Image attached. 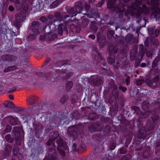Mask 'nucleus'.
<instances>
[{
    "mask_svg": "<svg viewBox=\"0 0 160 160\" xmlns=\"http://www.w3.org/2000/svg\"><path fill=\"white\" fill-rule=\"evenodd\" d=\"M51 139L48 141L47 144L51 146L48 151V158L49 160H58L56 152L55 145L53 142L59 136L58 132L57 131H52L50 133Z\"/></svg>",
    "mask_w": 160,
    "mask_h": 160,
    "instance_id": "1",
    "label": "nucleus"
},
{
    "mask_svg": "<svg viewBox=\"0 0 160 160\" xmlns=\"http://www.w3.org/2000/svg\"><path fill=\"white\" fill-rule=\"evenodd\" d=\"M66 8L68 14L71 15L72 17L80 13L83 9V6L81 2H78L75 3V8L66 6Z\"/></svg>",
    "mask_w": 160,
    "mask_h": 160,
    "instance_id": "2",
    "label": "nucleus"
},
{
    "mask_svg": "<svg viewBox=\"0 0 160 160\" xmlns=\"http://www.w3.org/2000/svg\"><path fill=\"white\" fill-rule=\"evenodd\" d=\"M142 0H135L134 2L132 4V7L133 10H136L137 12L142 13L143 12H147L148 9L145 4H142V7L139 6L141 5Z\"/></svg>",
    "mask_w": 160,
    "mask_h": 160,
    "instance_id": "3",
    "label": "nucleus"
},
{
    "mask_svg": "<svg viewBox=\"0 0 160 160\" xmlns=\"http://www.w3.org/2000/svg\"><path fill=\"white\" fill-rule=\"evenodd\" d=\"M159 119L158 116L157 115L152 117L150 120L148 121L147 123L146 128L147 130L152 131L155 127V125L157 123Z\"/></svg>",
    "mask_w": 160,
    "mask_h": 160,
    "instance_id": "4",
    "label": "nucleus"
},
{
    "mask_svg": "<svg viewBox=\"0 0 160 160\" xmlns=\"http://www.w3.org/2000/svg\"><path fill=\"white\" fill-rule=\"evenodd\" d=\"M54 16L58 20L63 21L66 27L68 25L69 22H71L72 21V20L70 19L67 21H66V18L70 17V16L66 14L65 12H63L62 13L60 12L56 13L54 14Z\"/></svg>",
    "mask_w": 160,
    "mask_h": 160,
    "instance_id": "5",
    "label": "nucleus"
},
{
    "mask_svg": "<svg viewBox=\"0 0 160 160\" xmlns=\"http://www.w3.org/2000/svg\"><path fill=\"white\" fill-rule=\"evenodd\" d=\"M103 128V125L101 122H96L91 124L89 127L90 130L92 132H98L101 131Z\"/></svg>",
    "mask_w": 160,
    "mask_h": 160,
    "instance_id": "6",
    "label": "nucleus"
},
{
    "mask_svg": "<svg viewBox=\"0 0 160 160\" xmlns=\"http://www.w3.org/2000/svg\"><path fill=\"white\" fill-rule=\"evenodd\" d=\"M158 80L159 77L157 76L152 79H146L145 82L148 86L152 88H155L158 86Z\"/></svg>",
    "mask_w": 160,
    "mask_h": 160,
    "instance_id": "7",
    "label": "nucleus"
},
{
    "mask_svg": "<svg viewBox=\"0 0 160 160\" xmlns=\"http://www.w3.org/2000/svg\"><path fill=\"white\" fill-rule=\"evenodd\" d=\"M41 23L38 21L32 22V23L31 28L34 34L37 35L40 33L41 29Z\"/></svg>",
    "mask_w": 160,
    "mask_h": 160,
    "instance_id": "8",
    "label": "nucleus"
},
{
    "mask_svg": "<svg viewBox=\"0 0 160 160\" xmlns=\"http://www.w3.org/2000/svg\"><path fill=\"white\" fill-rule=\"evenodd\" d=\"M90 81L92 85L97 86L102 85L103 82V79L99 76H93L90 78Z\"/></svg>",
    "mask_w": 160,
    "mask_h": 160,
    "instance_id": "9",
    "label": "nucleus"
},
{
    "mask_svg": "<svg viewBox=\"0 0 160 160\" xmlns=\"http://www.w3.org/2000/svg\"><path fill=\"white\" fill-rule=\"evenodd\" d=\"M57 141V143L59 147V148H57L58 152L61 155L64 156L65 155V153L63 148L66 149V145L64 143L62 140L61 138H58Z\"/></svg>",
    "mask_w": 160,
    "mask_h": 160,
    "instance_id": "10",
    "label": "nucleus"
},
{
    "mask_svg": "<svg viewBox=\"0 0 160 160\" xmlns=\"http://www.w3.org/2000/svg\"><path fill=\"white\" fill-rule=\"evenodd\" d=\"M26 17L23 14L18 13L15 15V24L17 27V28H19L21 26V25H18V24L22 22L25 19Z\"/></svg>",
    "mask_w": 160,
    "mask_h": 160,
    "instance_id": "11",
    "label": "nucleus"
},
{
    "mask_svg": "<svg viewBox=\"0 0 160 160\" xmlns=\"http://www.w3.org/2000/svg\"><path fill=\"white\" fill-rule=\"evenodd\" d=\"M2 60L5 61H15L17 58L14 56L10 55H4L2 56Z\"/></svg>",
    "mask_w": 160,
    "mask_h": 160,
    "instance_id": "12",
    "label": "nucleus"
},
{
    "mask_svg": "<svg viewBox=\"0 0 160 160\" xmlns=\"http://www.w3.org/2000/svg\"><path fill=\"white\" fill-rule=\"evenodd\" d=\"M116 0H108L107 2L108 7L113 11L118 10V7L116 5Z\"/></svg>",
    "mask_w": 160,
    "mask_h": 160,
    "instance_id": "13",
    "label": "nucleus"
},
{
    "mask_svg": "<svg viewBox=\"0 0 160 160\" xmlns=\"http://www.w3.org/2000/svg\"><path fill=\"white\" fill-rule=\"evenodd\" d=\"M108 49L109 52V54L110 55H115L118 50V47L117 46L112 45L108 47Z\"/></svg>",
    "mask_w": 160,
    "mask_h": 160,
    "instance_id": "14",
    "label": "nucleus"
},
{
    "mask_svg": "<svg viewBox=\"0 0 160 160\" xmlns=\"http://www.w3.org/2000/svg\"><path fill=\"white\" fill-rule=\"evenodd\" d=\"M18 128L15 127L12 132V134L16 140H18L19 139L20 134V133L18 131Z\"/></svg>",
    "mask_w": 160,
    "mask_h": 160,
    "instance_id": "15",
    "label": "nucleus"
},
{
    "mask_svg": "<svg viewBox=\"0 0 160 160\" xmlns=\"http://www.w3.org/2000/svg\"><path fill=\"white\" fill-rule=\"evenodd\" d=\"M146 130L144 128H140L139 132L138 134V137L139 138L144 139L146 136Z\"/></svg>",
    "mask_w": 160,
    "mask_h": 160,
    "instance_id": "16",
    "label": "nucleus"
},
{
    "mask_svg": "<svg viewBox=\"0 0 160 160\" xmlns=\"http://www.w3.org/2000/svg\"><path fill=\"white\" fill-rule=\"evenodd\" d=\"M12 149V147L10 144H6L5 148V150L3 153V156L5 157L8 155L11 152Z\"/></svg>",
    "mask_w": 160,
    "mask_h": 160,
    "instance_id": "17",
    "label": "nucleus"
},
{
    "mask_svg": "<svg viewBox=\"0 0 160 160\" xmlns=\"http://www.w3.org/2000/svg\"><path fill=\"white\" fill-rule=\"evenodd\" d=\"M11 124L12 125H16L17 123V122L16 119H18L17 118H14L11 116H8L7 117Z\"/></svg>",
    "mask_w": 160,
    "mask_h": 160,
    "instance_id": "18",
    "label": "nucleus"
},
{
    "mask_svg": "<svg viewBox=\"0 0 160 160\" xmlns=\"http://www.w3.org/2000/svg\"><path fill=\"white\" fill-rule=\"evenodd\" d=\"M97 25V23L96 22H92L90 27V30L95 32H97L98 28Z\"/></svg>",
    "mask_w": 160,
    "mask_h": 160,
    "instance_id": "19",
    "label": "nucleus"
},
{
    "mask_svg": "<svg viewBox=\"0 0 160 160\" xmlns=\"http://www.w3.org/2000/svg\"><path fill=\"white\" fill-rule=\"evenodd\" d=\"M39 20L47 25H50L52 23V21L50 19L47 18L44 16L41 17L40 18Z\"/></svg>",
    "mask_w": 160,
    "mask_h": 160,
    "instance_id": "20",
    "label": "nucleus"
},
{
    "mask_svg": "<svg viewBox=\"0 0 160 160\" xmlns=\"http://www.w3.org/2000/svg\"><path fill=\"white\" fill-rule=\"evenodd\" d=\"M160 15V9L159 8L156 9L151 13V17L152 18H157Z\"/></svg>",
    "mask_w": 160,
    "mask_h": 160,
    "instance_id": "21",
    "label": "nucleus"
},
{
    "mask_svg": "<svg viewBox=\"0 0 160 160\" xmlns=\"http://www.w3.org/2000/svg\"><path fill=\"white\" fill-rule=\"evenodd\" d=\"M25 0H17L16 2V6L17 10L20 9L22 6Z\"/></svg>",
    "mask_w": 160,
    "mask_h": 160,
    "instance_id": "22",
    "label": "nucleus"
},
{
    "mask_svg": "<svg viewBox=\"0 0 160 160\" xmlns=\"http://www.w3.org/2000/svg\"><path fill=\"white\" fill-rule=\"evenodd\" d=\"M159 33V30L158 29L155 30L154 32L152 29H150L149 30V34L151 35H152V37H157Z\"/></svg>",
    "mask_w": 160,
    "mask_h": 160,
    "instance_id": "23",
    "label": "nucleus"
},
{
    "mask_svg": "<svg viewBox=\"0 0 160 160\" xmlns=\"http://www.w3.org/2000/svg\"><path fill=\"white\" fill-rule=\"evenodd\" d=\"M36 133H40L42 130V126L40 123L36 124L34 126Z\"/></svg>",
    "mask_w": 160,
    "mask_h": 160,
    "instance_id": "24",
    "label": "nucleus"
},
{
    "mask_svg": "<svg viewBox=\"0 0 160 160\" xmlns=\"http://www.w3.org/2000/svg\"><path fill=\"white\" fill-rule=\"evenodd\" d=\"M159 1V0H151V3L152 9H154L158 7Z\"/></svg>",
    "mask_w": 160,
    "mask_h": 160,
    "instance_id": "25",
    "label": "nucleus"
},
{
    "mask_svg": "<svg viewBox=\"0 0 160 160\" xmlns=\"http://www.w3.org/2000/svg\"><path fill=\"white\" fill-rule=\"evenodd\" d=\"M135 39L133 35L130 33L128 34L126 37V39L127 42L131 41L133 42H134V40Z\"/></svg>",
    "mask_w": 160,
    "mask_h": 160,
    "instance_id": "26",
    "label": "nucleus"
},
{
    "mask_svg": "<svg viewBox=\"0 0 160 160\" xmlns=\"http://www.w3.org/2000/svg\"><path fill=\"white\" fill-rule=\"evenodd\" d=\"M89 21L87 18H84L82 21L81 25L83 28H85L88 25Z\"/></svg>",
    "mask_w": 160,
    "mask_h": 160,
    "instance_id": "27",
    "label": "nucleus"
},
{
    "mask_svg": "<svg viewBox=\"0 0 160 160\" xmlns=\"http://www.w3.org/2000/svg\"><path fill=\"white\" fill-rule=\"evenodd\" d=\"M109 87L110 88L114 90H116L117 89V87L115 84L113 80H111L110 82L109 83Z\"/></svg>",
    "mask_w": 160,
    "mask_h": 160,
    "instance_id": "28",
    "label": "nucleus"
},
{
    "mask_svg": "<svg viewBox=\"0 0 160 160\" xmlns=\"http://www.w3.org/2000/svg\"><path fill=\"white\" fill-rule=\"evenodd\" d=\"M116 55H109L108 57V61L111 64H112L114 63L115 62V58Z\"/></svg>",
    "mask_w": 160,
    "mask_h": 160,
    "instance_id": "29",
    "label": "nucleus"
},
{
    "mask_svg": "<svg viewBox=\"0 0 160 160\" xmlns=\"http://www.w3.org/2000/svg\"><path fill=\"white\" fill-rule=\"evenodd\" d=\"M16 67L15 66H10L5 68L4 70V72H10L16 69Z\"/></svg>",
    "mask_w": 160,
    "mask_h": 160,
    "instance_id": "30",
    "label": "nucleus"
},
{
    "mask_svg": "<svg viewBox=\"0 0 160 160\" xmlns=\"http://www.w3.org/2000/svg\"><path fill=\"white\" fill-rule=\"evenodd\" d=\"M63 26V24L62 23L60 24L59 26L57 29V32L60 35H62L63 33V29L62 28V27Z\"/></svg>",
    "mask_w": 160,
    "mask_h": 160,
    "instance_id": "31",
    "label": "nucleus"
},
{
    "mask_svg": "<svg viewBox=\"0 0 160 160\" xmlns=\"http://www.w3.org/2000/svg\"><path fill=\"white\" fill-rule=\"evenodd\" d=\"M37 100V98L33 97L30 98L28 100L29 104L30 105H32L34 104Z\"/></svg>",
    "mask_w": 160,
    "mask_h": 160,
    "instance_id": "32",
    "label": "nucleus"
},
{
    "mask_svg": "<svg viewBox=\"0 0 160 160\" xmlns=\"http://www.w3.org/2000/svg\"><path fill=\"white\" fill-rule=\"evenodd\" d=\"M68 71L67 70L65 69L64 70L62 69V72L63 73H66L67 75L66 76V78H65V79H66V78H68L69 77L71 76L72 75L73 73L71 72L69 73H68Z\"/></svg>",
    "mask_w": 160,
    "mask_h": 160,
    "instance_id": "33",
    "label": "nucleus"
},
{
    "mask_svg": "<svg viewBox=\"0 0 160 160\" xmlns=\"http://www.w3.org/2000/svg\"><path fill=\"white\" fill-rule=\"evenodd\" d=\"M11 126L9 125H7L6 128L3 131V134H5L7 133L10 132L11 131Z\"/></svg>",
    "mask_w": 160,
    "mask_h": 160,
    "instance_id": "34",
    "label": "nucleus"
},
{
    "mask_svg": "<svg viewBox=\"0 0 160 160\" xmlns=\"http://www.w3.org/2000/svg\"><path fill=\"white\" fill-rule=\"evenodd\" d=\"M5 139L8 142L12 143L13 141V139L11 137L10 134H7L5 136Z\"/></svg>",
    "mask_w": 160,
    "mask_h": 160,
    "instance_id": "35",
    "label": "nucleus"
},
{
    "mask_svg": "<svg viewBox=\"0 0 160 160\" xmlns=\"http://www.w3.org/2000/svg\"><path fill=\"white\" fill-rule=\"evenodd\" d=\"M73 82L72 81L68 82L67 83L66 89L67 90L70 89L72 87Z\"/></svg>",
    "mask_w": 160,
    "mask_h": 160,
    "instance_id": "36",
    "label": "nucleus"
},
{
    "mask_svg": "<svg viewBox=\"0 0 160 160\" xmlns=\"http://www.w3.org/2000/svg\"><path fill=\"white\" fill-rule=\"evenodd\" d=\"M58 1L56 0L54 2H53L50 5V8H54L58 6L59 3H58Z\"/></svg>",
    "mask_w": 160,
    "mask_h": 160,
    "instance_id": "37",
    "label": "nucleus"
},
{
    "mask_svg": "<svg viewBox=\"0 0 160 160\" xmlns=\"http://www.w3.org/2000/svg\"><path fill=\"white\" fill-rule=\"evenodd\" d=\"M68 97L67 96H64L61 98L60 102L62 103H64L68 100Z\"/></svg>",
    "mask_w": 160,
    "mask_h": 160,
    "instance_id": "38",
    "label": "nucleus"
},
{
    "mask_svg": "<svg viewBox=\"0 0 160 160\" xmlns=\"http://www.w3.org/2000/svg\"><path fill=\"white\" fill-rule=\"evenodd\" d=\"M96 118V115L95 113H92L89 115L88 118L89 119L92 120Z\"/></svg>",
    "mask_w": 160,
    "mask_h": 160,
    "instance_id": "39",
    "label": "nucleus"
},
{
    "mask_svg": "<svg viewBox=\"0 0 160 160\" xmlns=\"http://www.w3.org/2000/svg\"><path fill=\"white\" fill-rule=\"evenodd\" d=\"M116 147V143L114 142H111L110 143L109 147L110 150H114Z\"/></svg>",
    "mask_w": 160,
    "mask_h": 160,
    "instance_id": "40",
    "label": "nucleus"
},
{
    "mask_svg": "<svg viewBox=\"0 0 160 160\" xmlns=\"http://www.w3.org/2000/svg\"><path fill=\"white\" fill-rule=\"evenodd\" d=\"M144 82H145L143 79H139L136 81V84L138 86H140Z\"/></svg>",
    "mask_w": 160,
    "mask_h": 160,
    "instance_id": "41",
    "label": "nucleus"
},
{
    "mask_svg": "<svg viewBox=\"0 0 160 160\" xmlns=\"http://www.w3.org/2000/svg\"><path fill=\"white\" fill-rule=\"evenodd\" d=\"M151 113V111H148L144 112V115L143 116H140V117L141 118H144L148 116L150 113Z\"/></svg>",
    "mask_w": 160,
    "mask_h": 160,
    "instance_id": "42",
    "label": "nucleus"
},
{
    "mask_svg": "<svg viewBox=\"0 0 160 160\" xmlns=\"http://www.w3.org/2000/svg\"><path fill=\"white\" fill-rule=\"evenodd\" d=\"M33 108L34 109H42V106L40 104H37L33 107Z\"/></svg>",
    "mask_w": 160,
    "mask_h": 160,
    "instance_id": "43",
    "label": "nucleus"
},
{
    "mask_svg": "<svg viewBox=\"0 0 160 160\" xmlns=\"http://www.w3.org/2000/svg\"><path fill=\"white\" fill-rule=\"evenodd\" d=\"M158 60L157 59H155L153 61L152 63V68H155L157 65L158 63Z\"/></svg>",
    "mask_w": 160,
    "mask_h": 160,
    "instance_id": "44",
    "label": "nucleus"
},
{
    "mask_svg": "<svg viewBox=\"0 0 160 160\" xmlns=\"http://www.w3.org/2000/svg\"><path fill=\"white\" fill-rule=\"evenodd\" d=\"M47 35V39L49 40H51L52 41L54 39V37L53 35L50 34L49 33Z\"/></svg>",
    "mask_w": 160,
    "mask_h": 160,
    "instance_id": "45",
    "label": "nucleus"
},
{
    "mask_svg": "<svg viewBox=\"0 0 160 160\" xmlns=\"http://www.w3.org/2000/svg\"><path fill=\"white\" fill-rule=\"evenodd\" d=\"M119 151L120 154H125L127 152V150L126 148L123 147L121 148Z\"/></svg>",
    "mask_w": 160,
    "mask_h": 160,
    "instance_id": "46",
    "label": "nucleus"
},
{
    "mask_svg": "<svg viewBox=\"0 0 160 160\" xmlns=\"http://www.w3.org/2000/svg\"><path fill=\"white\" fill-rule=\"evenodd\" d=\"M83 88L81 85H78L76 86V89L78 92H80L82 90Z\"/></svg>",
    "mask_w": 160,
    "mask_h": 160,
    "instance_id": "47",
    "label": "nucleus"
},
{
    "mask_svg": "<svg viewBox=\"0 0 160 160\" xmlns=\"http://www.w3.org/2000/svg\"><path fill=\"white\" fill-rule=\"evenodd\" d=\"M35 35L32 34L28 36V39L31 41L34 40L35 39Z\"/></svg>",
    "mask_w": 160,
    "mask_h": 160,
    "instance_id": "48",
    "label": "nucleus"
},
{
    "mask_svg": "<svg viewBox=\"0 0 160 160\" xmlns=\"http://www.w3.org/2000/svg\"><path fill=\"white\" fill-rule=\"evenodd\" d=\"M140 47L141 48V49L139 51H140V53H142V56L145 53V51L142 49V48H143V45H140Z\"/></svg>",
    "mask_w": 160,
    "mask_h": 160,
    "instance_id": "49",
    "label": "nucleus"
},
{
    "mask_svg": "<svg viewBox=\"0 0 160 160\" xmlns=\"http://www.w3.org/2000/svg\"><path fill=\"white\" fill-rule=\"evenodd\" d=\"M75 26L73 24H71L70 25V28L71 31L73 32L75 29Z\"/></svg>",
    "mask_w": 160,
    "mask_h": 160,
    "instance_id": "50",
    "label": "nucleus"
},
{
    "mask_svg": "<svg viewBox=\"0 0 160 160\" xmlns=\"http://www.w3.org/2000/svg\"><path fill=\"white\" fill-rule=\"evenodd\" d=\"M47 38V35L45 34L41 35L40 36V39L41 40H42Z\"/></svg>",
    "mask_w": 160,
    "mask_h": 160,
    "instance_id": "51",
    "label": "nucleus"
},
{
    "mask_svg": "<svg viewBox=\"0 0 160 160\" xmlns=\"http://www.w3.org/2000/svg\"><path fill=\"white\" fill-rule=\"evenodd\" d=\"M8 102H5L3 103V105L4 106L7 108H11L10 106L9 105V104H8Z\"/></svg>",
    "mask_w": 160,
    "mask_h": 160,
    "instance_id": "52",
    "label": "nucleus"
},
{
    "mask_svg": "<svg viewBox=\"0 0 160 160\" xmlns=\"http://www.w3.org/2000/svg\"><path fill=\"white\" fill-rule=\"evenodd\" d=\"M149 107V104H147L146 105H143L142 107V109L145 110L146 109Z\"/></svg>",
    "mask_w": 160,
    "mask_h": 160,
    "instance_id": "53",
    "label": "nucleus"
},
{
    "mask_svg": "<svg viewBox=\"0 0 160 160\" xmlns=\"http://www.w3.org/2000/svg\"><path fill=\"white\" fill-rule=\"evenodd\" d=\"M16 90V88L15 87H13L12 88L11 90H10L8 92V93H11L15 91Z\"/></svg>",
    "mask_w": 160,
    "mask_h": 160,
    "instance_id": "54",
    "label": "nucleus"
},
{
    "mask_svg": "<svg viewBox=\"0 0 160 160\" xmlns=\"http://www.w3.org/2000/svg\"><path fill=\"white\" fill-rule=\"evenodd\" d=\"M119 89H121L123 92H125L127 90L126 88L123 87L121 86H120L119 87Z\"/></svg>",
    "mask_w": 160,
    "mask_h": 160,
    "instance_id": "55",
    "label": "nucleus"
},
{
    "mask_svg": "<svg viewBox=\"0 0 160 160\" xmlns=\"http://www.w3.org/2000/svg\"><path fill=\"white\" fill-rule=\"evenodd\" d=\"M129 79H130V77H127V78L126 80V85H129L130 83Z\"/></svg>",
    "mask_w": 160,
    "mask_h": 160,
    "instance_id": "56",
    "label": "nucleus"
},
{
    "mask_svg": "<svg viewBox=\"0 0 160 160\" xmlns=\"http://www.w3.org/2000/svg\"><path fill=\"white\" fill-rule=\"evenodd\" d=\"M120 160H129V159L128 157L125 156L122 158Z\"/></svg>",
    "mask_w": 160,
    "mask_h": 160,
    "instance_id": "57",
    "label": "nucleus"
},
{
    "mask_svg": "<svg viewBox=\"0 0 160 160\" xmlns=\"http://www.w3.org/2000/svg\"><path fill=\"white\" fill-rule=\"evenodd\" d=\"M145 46L146 47H147L148 46V43L147 39H146L145 41L144 42Z\"/></svg>",
    "mask_w": 160,
    "mask_h": 160,
    "instance_id": "58",
    "label": "nucleus"
},
{
    "mask_svg": "<svg viewBox=\"0 0 160 160\" xmlns=\"http://www.w3.org/2000/svg\"><path fill=\"white\" fill-rule=\"evenodd\" d=\"M113 32L112 30H109L108 32V34L110 35L111 36L113 35Z\"/></svg>",
    "mask_w": 160,
    "mask_h": 160,
    "instance_id": "59",
    "label": "nucleus"
},
{
    "mask_svg": "<svg viewBox=\"0 0 160 160\" xmlns=\"http://www.w3.org/2000/svg\"><path fill=\"white\" fill-rule=\"evenodd\" d=\"M123 14L122 12H120L118 14V17L119 18H122L123 17Z\"/></svg>",
    "mask_w": 160,
    "mask_h": 160,
    "instance_id": "60",
    "label": "nucleus"
},
{
    "mask_svg": "<svg viewBox=\"0 0 160 160\" xmlns=\"http://www.w3.org/2000/svg\"><path fill=\"white\" fill-rule=\"evenodd\" d=\"M89 37L91 38L92 39H94L95 38V36L93 35H90L88 36Z\"/></svg>",
    "mask_w": 160,
    "mask_h": 160,
    "instance_id": "61",
    "label": "nucleus"
},
{
    "mask_svg": "<svg viewBox=\"0 0 160 160\" xmlns=\"http://www.w3.org/2000/svg\"><path fill=\"white\" fill-rule=\"evenodd\" d=\"M6 102H7L8 103V104L10 106H11V107H12V102L10 101H6Z\"/></svg>",
    "mask_w": 160,
    "mask_h": 160,
    "instance_id": "62",
    "label": "nucleus"
},
{
    "mask_svg": "<svg viewBox=\"0 0 160 160\" xmlns=\"http://www.w3.org/2000/svg\"><path fill=\"white\" fill-rule=\"evenodd\" d=\"M73 148V151H75L76 150V145L75 143H73L72 145Z\"/></svg>",
    "mask_w": 160,
    "mask_h": 160,
    "instance_id": "63",
    "label": "nucleus"
},
{
    "mask_svg": "<svg viewBox=\"0 0 160 160\" xmlns=\"http://www.w3.org/2000/svg\"><path fill=\"white\" fill-rule=\"evenodd\" d=\"M9 9L10 11H12L14 10V8L12 6H11L9 7Z\"/></svg>",
    "mask_w": 160,
    "mask_h": 160,
    "instance_id": "64",
    "label": "nucleus"
}]
</instances>
